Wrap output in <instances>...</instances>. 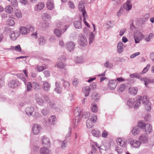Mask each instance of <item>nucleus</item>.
I'll use <instances>...</instances> for the list:
<instances>
[{
	"mask_svg": "<svg viewBox=\"0 0 154 154\" xmlns=\"http://www.w3.org/2000/svg\"><path fill=\"white\" fill-rule=\"evenodd\" d=\"M80 112L81 111H78V109L77 108L75 110L74 115L75 117L73 118L71 123L72 127L74 128L76 127L79 123L82 120V118L80 116L81 115Z\"/></svg>",
	"mask_w": 154,
	"mask_h": 154,
	"instance_id": "obj_1",
	"label": "nucleus"
},
{
	"mask_svg": "<svg viewBox=\"0 0 154 154\" xmlns=\"http://www.w3.org/2000/svg\"><path fill=\"white\" fill-rule=\"evenodd\" d=\"M78 42L79 45L82 47L86 46L88 43L85 36L82 34H80L79 35Z\"/></svg>",
	"mask_w": 154,
	"mask_h": 154,
	"instance_id": "obj_2",
	"label": "nucleus"
},
{
	"mask_svg": "<svg viewBox=\"0 0 154 154\" xmlns=\"http://www.w3.org/2000/svg\"><path fill=\"white\" fill-rule=\"evenodd\" d=\"M65 46L67 50L70 52L74 50L75 46V44L73 42H69L66 43Z\"/></svg>",
	"mask_w": 154,
	"mask_h": 154,
	"instance_id": "obj_3",
	"label": "nucleus"
},
{
	"mask_svg": "<svg viewBox=\"0 0 154 154\" xmlns=\"http://www.w3.org/2000/svg\"><path fill=\"white\" fill-rule=\"evenodd\" d=\"M40 126L37 124H35L32 125V130L33 134H39L41 130Z\"/></svg>",
	"mask_w": 154,
	"mask_h": 154,
	"instance_id": "obj_4",
	"label": "nucleus"
},
{
	"mask_svg": "<svg viewBox=\"0 0 154 154\" xmlns=\"http://www.w3.org/2000/svg\"><path fill=\"white\" fill-rule=\"evenodd\" d=\"M20 83L17 80H12L8 84V86L11 88H16L20 85Z\"/></svg>",
	"mask_w": 154,
	"mask_h": 154,
	"instance_id": "obj_5",
	"label": "nucleus"
},
{
	"mask_svg": "<svg viewBox=\"0 0 154 154\" xmlns=\"http://www.w3.org/2000/svg\"><path fill=\"white\" fill-rule=\"evenodd\" d=\"M117 85V82L116 80L109 81L108 85V88L111 90L115 89Z\"/></svg>",
	"mask_w": 154,
	"mask_h": 154,
	"instance_id": "obj_6",
	"label": "nucleus"
},
{
	"mask_svg": "<svg viewBox=\"0 0 154 154\" xmlns=\"http://www.w3.org/2000/svg\"><path fill=\"white\" fill-rule=\"evenodd\" d=\"M123 8L127 11L131 9L132 8L130 0H128L123 5Z\"/></svg>",
	"mask_w": 154,
	"mask_h": 154,
	"instance_id": "obj_7",
	"label": "nucleus"
},
{
	"mask_svg": "<svg viewBox=\"0 0 154 154\" xmlns=\"http://www.w3.org/2000/svg\"><path fill=\"white\" fill-rule=\"evenodd\" d=\"M130 143L131 146L134 148H137L139 147L141 143L140 141L133 140L132 139L130 140Z\"/></svg>",
	"mask_w": 154,
	"mask_h": 154,
	"instance_id": "obj_8",
	"label": "nucleus"
},
{
	"mask_svg": "<svg viewBox=\"0 0 154 154\" xmlns=\"http://www.w3.org/2000/svg\"><path fill=\"white\" fill-rule=\"evenodd\" d=\"M148 138V136L146 134H143L139 138L141 143H144L147 142Z\"/></svg>",
	"mask_w": 154,
	"mask_h": 154,
	"instance_id": "obj_9",
	"label": "nucleus"
},
{
	"mask_svg": "<svg viewBox=\"0 0 154 154\" xmlns=\"http://www.w3.org/2000/svg\"><path fill=\"white\" fill-rule=\"evenodd\" d=\"M42 142L43 145L47 146V147L50 146V144L49 138L43 136L42 137Z\"/></svg>",
	"mask_w": 154,
	"mask_h": 154,
	"instance_id": "obj_10",
	"label": "nucleus"
},
{
	"mask_svg": "<svg viewBox=\"0 0 154 154\" xmlns=\"http://www.w3.org/2000/svg\"><path fill=\"white\" fill-rule=\"evenodd\" d=\"M51 87V84H49L47 81H44L43 82L42 87L44 91H49Z\"/></svg>",
	"mask_w": 154,
	"mask_h": 154,
	"instance_id": "obj_11",
	"label": "nucleus"
},
{
	"mask_svg": "<svg viewBox=\"0 0 154 154\" xmlns=\"http://www.w3.org/2000/svg\"><path fill=\"white\" fill-rule=\"evenodd\" d=\"M123 44L121 42H119L118 43L117 51L119 54L122 53L123 51Z\"/></svg>",
	"mask_w": 154,
	"mask_h": 154,
	"instance_id": "obj_12",
	"label": "nucleus"
},
{
	"mask_svg": "<svg viewBox=\"0 0 154 154\" xmlns=\"http://www.w3.org/2000/svg\"><path fill=\"white\" fill-rule=\"evenodd\" d=\"M45 5L44 3L42 2L39 3L35 7V10L37 11H40L44 7Z\"/></svg>",
	"mask_w": 154,
	"mask_h": 154,
	"instance_id": "obj_13",
	"label": "nucleus"
},
{
	"mask_svg": "<svg viewBox=\"0 0 154 154\" xmlns=\"http://www.w3.org/2000/svg\"><path fill=\"white\" fill-rule=\"evenodd\" d=\"M34 108L32 107H27L25 110L26 114L29 116L32 115L33 112L34 111Z\"/></svg>",
	"mask_w": 154,
	"mask_h": 154,
	"instance_id": "obj_14",
	"label": "nucleus"
},
{
	"mask_svg": "<svg viewBox=\"0 0 154 154\" xmlns=\"http://www.w3.org/2000/svg\"><path fill=\"white\" fill-rule=\"evenodd\" d=\"M47 8L50 10H52L54 7V4L53 0H48L47 2Z\"/></svg>",
	"mask_w": 154,
	"mask_h": 154,
	"instance_id": "obj_15",
	"label": "nucleus"
},
{
	"mask_svg": "<svg viewBox=\"0 0 154 154\" xmlns=\"http://www.w3.org/2000/svg\"><path fill=\"white\" fill-rule=\"evenodd\" d=\"M144 128L145 129V131L147 134H149L152 131V126L149 123H147L146 124Z\"/></svg>",
	"mask_w": 154,
	"mask_h": 154,
	"instance_id": "obj_16",
	"label": "nucleus"
},
{
	"mask_svg": "<svg viewBox=\"0 0 154 154\" xmlns=\"http://www.w3.org/2000/svg\"><path fill=\"white\" fill-rule=\"evenodd\" d=\"M135 102V100L134 99L130 98L127 102V104L129 108H132L134 106Z\"/></svg>",
	"mask_w": 154,
	"mask_h": 154,
	"instance_id": "obj_17",
	"label": "nucleus"
},
{
	"mask_svg": "<svg viewBox=\"0 0 154 154\" xmlns=\"http://www.w3.org/2000/svg\"><path fill=\"white\" fill-rule=\"evenodd\" d=\"M20 29V34L25 35L29 32V29L27 28L24 26H21Z\"/></svg>",
	"mask_w": 154,
	"mask_h": 154,
	"instance_id": "obj_18",
	"label": "nucleus"
},
{
	"mask_svg": "<svg viewBox=\"0 0 154 154\" xmlns=\"http://www.w3.org/2000/svg\"><path fill=\"white\" fill-rule=\"evenodd\" d=\"M100 96L97 93L94 92L91 96V99L94 101H98L99 100Z\"/></svg>",
	"mask_w": 154,
	"mask_h": 154,
	"instance_id": "obj_19",
	"label": "nucleus"
},
{
	"mask_svg": "<svg viewBox=\"0 0 154 154\" xmlns=\"http://www.w3.org/2000/svg\"><path fill=\"white\" fill-rule=\"evenodd\" d=\"M65 66L64 63L61 60L59 61L55 65V67H57L60 69H63Z\"/></svg>",
	"mask_w": 154,
	"mask_h": 154,
	"instance_id": "obj_20",
	"label": "nucleus"
},
{
	"mask_svg": "<svg viewBox=\"0 0 154 154\" xmlns=\"http://www.w3.org/2000/svg\"><path fill=\"white\" fill-rule=\"evenodd\" d=\"M55 88L54 89L55 91L58 94H60L61 93L62 90L61 88L60 87V84L57 82H56L55 83Z\"/></svg>",
	"mask_w": 154,
	"mask_h": 154,
	"instance_id": "obj_21",
	"label": "nucleus"
},
{
	"mask_svg": "<svg viewBox=\"0 0 154 154\" xmlns=\"http://www.w3.org/2000/svg\"><path fill=\"white\" fill-rule=\"evenodd\" d=\"M61 81L63 82V84L64 88L67 90H69V87L70 85V84L67 81H65L63 79H61Z\"/></svg>",
	"mask_w": 154,
	"mask_h": 154,
	"instance_id": "obj_22",
	"label": "nucleus"
},
{
	"mask_svg": "<svg viewBox=\"0 0 154 154\" xmlns=\"http://www.w3.org/2000/svg\"><path fill=\"white\" fill-rule=\"evenodd\" d=\"M73 25L76 29H80L82 28V23L79 20L74 21L73 22Z\"/></svg>",
	"mask_w": 154,
	"mask_h": 154,
	"instance_id": "obj_23",
	"label": "nucleus"
},
{
	"mask_svg": "<svg viewBox=\"0 0 154 154\" xmlns=\"http://www.w3.org/2000/svg\"><path fill=\"white\" fill-rule=\"evenodd\" d=\"M140 80L142 82H144V85L146 87H147V85L149 83H152V80H150L147 78L143 77L141 78Z\"/></svg>",
	"mask_w": 154,
	"mask_h": 154,
	"instance_id": "obj_24",
	"label": "nucleus"
},
{
	"mask_svg": "<svg viewBox=\"0 0 154 154\" xmlns=\"http://www.w3.org/2000/svg\"><path fill=\"white\" fill-rule=\"evenodd\" d=\"M79 10L82 12V14L84 12H86L85 10L84 3L82 1H80L79 3Z\"/></svg>",
	"mask_w": 154,
	"mask_h": 154,
	"instance_id": "obj_25",
	"label": "nucleus"
},
{
	"mask_svg": "<svg viewBox=\"0 0 154 154\" xmlns=\"http://www.w3.org/2000/svg\"><path fill=\"white\" fill-rule=\"evenodd\" d=\"M38 42L40 45H43L46 42V39L43 36H41L38 39Z\"/></svg>",
	"mask_w": 154,
	"mask_h": 154,
	"instance_id": "obj_26",
	"label": "nucleus"
},
{
	"mask_svg": "<svg viewBox=\"0 0 154 154\" xmlns=\"http://www.w3.org/2000/svg\"><path fill=\"white\" fill-rule=\"evenodd\" d=\"M49 152L48 149L45 147L42 148L40 150V154H48Z\"/></svg>",
	"mask_w": 154,
	"mask_h": 154,
	"instance_id": "obj_27",
	"label": "nucleus"
},
{
	"mask_svg": "<svg viewBox=\"0 0 154 154\" xmlns=\"http://www.w3.org/2000/svg\"><path fill=\"white\" fill-rule=\"evenodd\" d=\"M91 109L92 111L94 112H96L98 110V107L97 104L94 102L93 103L91 106Z\"/></svg>",
	"mask_w": 154,
	"mask_h": 154,
	"instance_id": "obj_28",
	"label": "nucleus"
},
{
	"mask_svg": "<svg viewBox=\"0 0 154 154\" xmlns=\"http://www.w3.org/2000/svg\"><path fill=\"white\" fill-rule=\"evenodd\" d=\"M130 94L132 95H136L137 92V88L136 87H134L129 88Z\"/></svg>",
	"mask_w": 154,
	"mask_h": 154,
	"instance_id": "obj_29",
	"label": "nucleus"
},
{
	"mask_svg": "<svg viewBox=\"0 0 154 154\" xmlns=\"http://www.w3.org/2000/svg\"><path fill=\"white\" fill-rule=\"evenodd\" d=\"M90 90V88L88 86H86L83 89V92L85 94V97H87L89 95Z\"/></svg>",
	"mask_w": 154,
	"mask_h": 154,
	"instance_id": "obj_30",
	"label": "nucleus"
},
{
	"mask_svg": "<svg viewBox=\"0 0 154 154\" xmlns=\"http://www.w3.org/2000/svg\"><path fill=\"white\" fill-rule=\"evenodd\" d=\"M92 134L95 137H99L101 135V132L97 130L94 129L91 131Z\"/></svg>",
	"mask_w": 154,
	"mask_h": 154,
	"instance_id": "obj_31",
	"label": "nucleus"
},
{
	"mask_svg": "<svg viewBox=\"0 0 154 154\" xmlns=\"http://www.w3.org/2000/svg\"><path fill=\"white\" fill-rule=\"evenodd\" d=\"M139 129L138 127V126H136L134 127L132 131V132L133 135H136L140 132Z\"/></svg>",
	"mask_w": 154,
	"mask_h": 154,
	"instance_id": "obj_32",
	"label": "nucleus"
},
{
	"mask_svg": "<svg viewBox=\"0 0 154 154\" xmlns=\"http://www.w3.org/2000/svg\"><path fill=\"white\" fill-rule=\"evenodd\" d=\"M42 18L45 21H48L51 18L50 15L48 13H45L43 14L42 16Z\"/></svg>",
	"mask_w": 154,
	"mask_h": 154,
	"instance_id": "obj_33",
	"label": "nucleus"
},
{
	"mask_svg": "<svg viewBox=\"0 0 154 154\" xmlns=\"http://www.w3.org/2000/svg\"><path fill=\"white\" fill-rule=\"evenodd\" d=\"M93 123L92 121V119H88L86 122L87 127L89 128H91L94 126Z\"/></svg>",
	"mask_w": 154,
	"mask_h": 154,
	"instance_id": "obj_34",
	"label": "nucleus"
},
{
	"mask_svg": "<svg viewBox=\"0 0 154 154\" xmlns=\"http://www.w3.org/2000/svg\"><path fill=\"white\" fill-rule=\"evenodd\" d=\"M5 11L9 14H11L13 12V8L11 5H8L5 8Z\"/></svg>",
	"mask_w": 154,
	"mask_h": 154,
	"instance_id": "obj_35",
	"label": "nucleus"
},
{
	"mask_svg": "<svg viewBox=\"0 0 154 154\" xmlns=\"http://www.w3.org/2000/svg\"><path fill=\"white\" fill-rule=\"evenodd\" d=\"M17 35H16V34L14 32L12 31L11 32V33L10 34L9 36L11 39L12 40H14L17 39V37L18 34H16Z\"/></svg>",
	"mask_w": 154,
	"mask_h": 154,
	"instance_id": "obj_36",
	"label": "nucleus"
},
{
	"mask_svg": "<svg viewBox=\"0 0 154 154\" xmlns=\"http://www.w3.org/2000/svg\"><path fill=\"white\" fill-rule=\"evenodd\" d=\"M145 125L143 121H140L138 123L137 126H138V128L143 129H144Z\"/></svg>",
	"mask_w": 154,
	"mask_h": 154,
	"instance_id": "obj_37",
	"label": "nucleus"
},
{
	"mask_svg": "<svg viewBox=\"0 0 154 154\" xmlns=\"http://www.w3.org/2000/svg\"><path fill=\"white\" fill-rule=\"evenodd\" d=\"M82 15L83 17V21L84 23H85L86 26L87 27H90V25L85 20V18L87 16V14L86 12L84 11L82 14Z\"/></svg>",
	"mask_w": 154,
	"mask_h": 154,
	"instance_id": "obj_38",
	"label": "nucleus"
},
{
	"mask_svg": "<svg viewBox=\"0 0 154 154\" xmlns=\"http://www.w3.org/2000/svg\"><path fill=\"white\" fill-rule=\"evenodd\" d=\"M131 77L132 78H135L140 80V79L141 78L139 74L137 73H135L134 74H131L130 75Z\"/></svg>",
	"mask_w": 154,
	"mask_h": 154,
	"instance_id": "obj_39",
	"label": "nucleus"
},
{
	"mask_svg": "<svg viewBox=\"0 0 154 154\" xmlns=\"http://www.w3.org/2000/svg\"><path fill=\"white\" fill-rule=\"evenodd\" d=\"M95 36L94 34L92 32H91L90 33L89 43L90 44L91 43H92L94 39Z\"/></svg>",
	"mask_w": 154,
	"mask_h": 154,
	"instance_id": "obj_40",
	"label": "nucleus"
},
{
	"mask_svg": "<svg viewBox=\"0 0 154 154\" xmlns=\"http://www.w3.org/2000/svg\"><path fill=\"white\" fill-rule=\"evenodd\" d=\"M11 47L13 50H14L19 52L21 51V49L20 45H18L15 47L11 46Z\"/></svg>",
	"mask_w": 154,
	"mask_h": 154,
	"instance_id": "obj_41",
	"label": "nucleus"
},
{
	"mask_svg": "<svg viewBox=\"0 0 154 154\" xmlns=\"http://www.w3.org/2000/svg\"><path fill=\"white\" fill-rule=\"evenodd\" d=\"M90 112H84L82 116V117L83 118L88 119L90 116Z\"/></svg>",
	"mask_w": 154,
	"mask_h": 154,
	"instance_id": "obj_42",
	"label": "nucleus"
},
{
	"mask_svg": "<svg viewBox=\"0 0 154 154\" xmlns=\"http://www.w3.org/2000/svg\"><path fill=\"white\" fill-rule=\"evenodd\" d=\"M54 33L57 36L59 37H60L62 32L60 30L55 29L54 30Z\"/></svg>",
	"mask_w": 154,
	"mask_h": 154,
	"instance_id": "obj_43",
	"label": "nucleus"
},
{
	"mask_svg": "<svg viewBox=\"0 0 154 154\" xmlns=\"http://www.w3.org/2000/svg\"><path fill=\"white\" fill-rule=\"evenodd\" d=\"M150 65L149 64H148L145 67L143 70L142 72L141 73H140V74H144L146 72L148 71V70L149 69V68L150 66Z\"/></svg>",
	"mask_w": 154,
	"mask_h": 154,
	"instance_id": "obj_44",
	"label": "nucleus"
},
{
	"mask_svg": "<svg viewBox=\"0 0 154 154\" xmlns=\"http://www.w3.org/2000/svg\"><path fill=\"white\" fill-rule=\"evenodd\" d=\"M37 103L40 105H43L44 103V101L42 98H36Z\"/></svg>",
	"mask_w": 154,
	"mask_h": 154,
	"instance_id": "obj_45",
	"label": "nucleus"
},
{
	"mask_svg": "<svg viewBox=\"0 0 154 154\" xmlns=\"http://www.w3.org/2000/svg\"><path fill=\"white\" fill-rule=\"evenodd\" d=\"M68 141L65 140L63 141L62 144L61 145V147L62 149H64L65 148L67 147V143Z\"/></svg>",
	"mask_w": 154,
	"mask_h": 154,
	"instance_id": "obj_46",
	"label": "nucleus"
},
{
	"mask_svg": "<svg viewBox=\"0 0 154 154\" xmlns=\"http://www.w3.org/2000/svg\"><path fill=\"white\" fill-rule=\"evenodd\" d=\"M109 148V147H107L106 145H103L102 146H100L99 147V150L101 153V149L104 150L106 151L108 150Z\"/></svg>",
	"mask_w": 154,
	"mask_h": 154,
	"instance_id": "obj_47",
	"label": "nucleus"
},
{
	"mask_svg": "<svg viewBox=\"0 0 154 154\" xmlns=\"http://www.w3.org/2000/svg\"><path fill=\"white\" fill-rule=\"evenodd\" d=\"M11 4L12 6L15 7H17V6L18 2L17 0H11Z\"/></svg>",
	"mask_w": 154,
	"mask_h": 154,
	"instance_id": "obj_48",
	"label": "nucleus"
},
{
	"mask_svg": "<svg viewBox=\"0 0 154 154\" xmlns=\"http://www.w3.org/2000/svg\"><path fill=\"white\" fill-rule=\"evenodd\" d=\"M142 101L143 104H146L149 102V100L148 99L147 96H144L143 97Z\"/></svg>",
	"mask_w": 154,
	"mask_h": 154,
	"instance_id": "obj_49",
	"label": "nucleus"
},
{
	"mask_svg": "<svg viewBox=\"0 0 154 154\" xmlns=\"http://www.w3.org/2000/svg\"><path fill=\"white\" fill-rule=\"evenodd\" d=\"M15 14L16 16L18 18H21L22 17L21 12L19 10H16Z\"/></svg>",
	"mask_w": 154,
	"mask_h": 154,
	"instance_id": "obj_50",
	"label": "nucleus"
},
{
	"mask_svg": "<svg viewBox=\"0 0 154 154\" xmlns=\"http://www.w3.org/2000/svg\"><path fill=\"white\" fill-rule=\"evenodd\" d=\"M8 24L11 26H13L15 24L14 20L12 19H8L7 21Z\"/></svg>",
	"mask_w": 154,
	"mask_h": 154,
	"instance_id": "obj_51",
	"label": "nucleus"
},
{
	"mask_svg": "<svg viewBox=\"0 0 154 154\" xmlns=\"http://www.w3.org/2000/svg\"><path fill=\"white\" fill-rule=\"evenodd\" d=\"M48 103L51 108L53 109L56 108V104L54 101L51 100Z\"/></svg>",
	"mask_w": 154,
	"mask_h": 154,
	"instance_id": "obj_52",
	"label": "nucleus"
},
{
	"mask_svg": "<svg viewBox=\"0 0 154 154\" xmlns=\"http://www.w3.org/2000/svg\"><path fill=\"white\" fill-rule=\"evenodd\" d=\"M104 65L106 67L109 68H111L113 66L112 63H110L109 61L106 62L104 63Z\"/></svg>",
	"mask_w": 154,
	"mask_h": 154,
	"instance_id": "obj_53",
	"label": "nucleus"
},
{
	"mask_svg": "<svg viewBox=\"0 0 154 154\" xmlns=\"http://www.w3.org/2000/svg\"><path fill=\"white\" fill-rule=\"evenodd\" d=\"M89 119H92V121L93 123H95L96 122L97 116L95 114H93L91 116V118Z\"/></svg>",
	"mask_w": 154,
	"mask_h": 154,
	"instance_id": "obj_54",
	"label": "nucleus"
},
{
	"mask_svg": "<svg viewBox=\"0 0 154 154\" xmlns=\"http://www.w3.org/2000/svg\"><path fill=\"white\" fill-rule=\"evenodd\" d=\"M126 87V85L125 84H123L121 85L119 88V90L121 92L124 91Z\"/></svg>",
	"mask_w": 154,
	"mask_h": 154,
	"instance_id": "obj_55",
	"label": "nucleus"
},
{
	"mask_svg": "<svg viewBox=\"0 0 154 154\" xmlns=\"http://www.w3.org/2000/svg\"><path fill=\"white\" fill-rule=\"evenodd\" d=\"M134 38L135 40V43H139L140 41L141 40L140 38L137 36L135 34L134 35Z\"/></svg>",
	"mask_w": 154,
	"mask_h": 154,
	"instance_id": "obj_56",
	"label": "nucleus"
},
{
	"mask_svg": "<svg viewBox=\"0 0 154 154\" xmlns=\"http://www.w3.org/2000/svg\"><path fill=\"white\" fill-rule=\"evenodd\" d=\"M150 118L151 115L150 114H148L146 115L144 117V119L145 120L146 122H148L150 120Z\"/></svg>",
	"mask_w": 154,
	"mask_h": 154,
	"instance_id": "obj_57",
	"label": "nucleus"
},
{
	"mask_svg": "<svg viewBox=\"0 0 154 154\" xmlns=\"http://www.w3.org/2000/svg\"><path fill=\"white\" fill-rule=\"evenodd\" d=\"M124 8L122 6H121L119 10L117 12V15L118 16H121V14L124 11Z\"/></svg>",
	"mask_w": 154,
	"mask_h": 154,
	"instance_id": "obj_58",
	"label": "nucleus"
},
{
	"mask_svg": "<svg viewBox=\"0 0 154 154\" xmlns=\"http://www.w3.org/2000/svg\"><path fill=\"white\" fill-rule=\"evenodd\" d=\"M27 91H29L30 90V89H31V88H32V85L31 82H29L27 83Z\"/></svg>",
	"mask_w": 154,
	"mask_h": 154,
	"instance_id": "obj_59",
	"label": "nucleus"
},
{
	"mask_svg": "<svg viewBox=\"0 0 154 154\" xmlns=\"http://www.w3.org/2000/svg\"><path fill=\"white\" fill-rule=\"evenodd\" d=\"M78 80L76 79H74L72 81V84L73 85L76 86L79 83Z\"/></svg>",
	"mask_w": 154,
	"mask_h": 154,
	"instance_id": "obj_60",
	"label": "nucleus"
},
{
	"mask_svg": "<svg viewBox=\"0 0 154 154\" xmlns=\"http://www.w3.org/2000/svg\"><path fill=\"white\" fill-rule=\"evenodd\" d=\"M43 97L44 99L48 103L51 100H49V97L46 95H44L43 96Z\"/></svg>",
	"mask_w": 154,
	"mask_h": 154,
	"instance_id": "obj_61",
	"label": "nucleus"
},
{
	"mask_svg": "<svg viewBox=\"0 0 154 154\" xmlns=\"http://www.w3.org/2000/svg\"><path fill=\"white\" fill-rule=\"evenodd\" d=\"M140 54V53L137 52L131 55L130 57L131 58H133L136 57L137 56L139 55Z\"/></svg>",
	"mask_w": 154,
	"mask_h": 154,
	"instance_id": "obj_62",
	"label": "nucleus"
},
{
	"mask_svg": "<svg viewBox=\"0 0 154 154\" xmlns=\"http://www.w3.org/2000/svg\"><path fill=\"white\" fill-rule=\"evenodd\" d=\"M42 113L44 115H47L49 113V112L47 109H43L42 111Z\"/></svg>",
	"mask_w": 154,
	"mask_h": 154,
	"instance_id": "obj_63",
	"label": "nucleus"
},
{
	"mask_svg": "<svg viewBox=\"0 0 154 154\" xmlns=\"http://www.w3.org/2000/svg\"><path fill=\"white\" fill-rule=\"evenodd\" d=\"M145 109L147 111H149L151 109V107L150 106L147 104H145Z\"/></svg>",
	"mask_w": 154,
	"mask_h": 154,
	"instance_id": "obj_64",
	"label": "nucleus"
}]
</instances>
